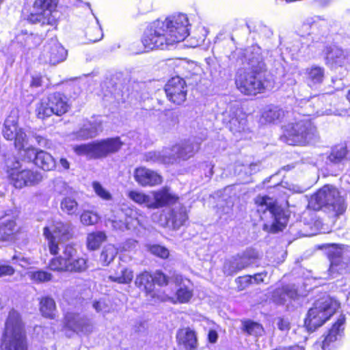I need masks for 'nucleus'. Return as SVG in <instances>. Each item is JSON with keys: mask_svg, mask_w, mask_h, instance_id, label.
<instances>
[{"mask_svg": "<svg viewBox=\"0 0 350 350\" xmlns=\"http://www.w3.org/2000/svg\"><path fill=\"white\" fill-rule=\"evenodd\" d=\"M265 275H266V273H260L255 274L252 277V281L254 280V282L257 284L260 283V282H262L264 281V277Z\"/></svg>", "mask_w": 350, "mask_h": 350, "instance_id": "e2e57ef3", "label": "nucleus"}, {"mask_svg": "<svg viewBox=\"0 0 350 350\" xmlns=\"http://www.w3.org/2000/svg\"><path fill=\"white\" fill-rule=\"evenodd\" d=\"M43 234L50 253L56 255L59 250V245L70 237V226L59 221H52L44 228Z\"/></svg>", "mask_w": 350, "mask_h": 350, "instance_id": "2eb2a0df", "label": "nucleus"}, {"mask_svg": "<svg viewBox=\"0 0 350 350\" xmlns=\"http://www.w3.org/2000/svg\"><path fill=\"white\" fill-rule=\"evenodd\" d=\"M249 64L255 70V72H246L239 70L235 78V84L237 89L245 95H256L271 87L269 81L263 80L258 70L264 68L262 57L256 52L255 57H249Z\"/></svg>", "mask_w": 350, "mask_h": 350, "instance_id": "f03ea898", "label": "nucleus"}, {"mask_svg": "<svg viewBox=\"0 0 350 350\" xmlns=\"http://www.w3.org/2000/svg\"><path fill=\"white\" fill-rule=\"evenodd\" d=\"M59 163L64 169L68 170L69 168L70 164L67 159L62 158L59 160Z\"/></svg>", "mask_w": 350, "mask_h": 350, "instance_id": "774afa93", "label": "nucleus"}, {"mask_svg": "<svg viewBox=\"0 0 350 350\" xmlns=\"http://www.w3.org/2000/svg\"><path fill=\"white\" fill-rule=\"evenodd\" d=\"M243 265H240L239 262H237L235 258H233L225 262L224 265V272L225 274L230 275L243 269Z\"/></svg>", "mask_w": 350, "mask_h": 350, "instance_id": "3c124183", "label": "nucleus"}, {"mask_svg": "<svg viewBox=\"0 0 350 350\" xmlns=\"http://www.w3.org/2000/svg\"><path fill=\"white\" fill-rule=\"evenodd\" d=\"M70 108L68 98L59 92H55L42 98L37 104L36 113L38 118L45 119L56 115L60 116L66 113Z\"/></svg>", "mask_w": 350, "mask_h": 350, "instance_id": "9b49d317", "label": "nucleus"}, {"mask_svg": "<svg viewBox=\"0 0 350 350\" xmlns=\"http://www.w3.org/2000/svg\"><path fill=\"white\" fill-rule=\"evenodd\" d=\"M304 78L306 83L310 88H317L321 85L325 79V68L323 67L312 65L304 70Z\"/></svg>", "mask_w": 350, "mask_h": 350, "instance_id": "bb28decb", "label": "nucleus"}, {"mask_svg": "<svg viewBox=\"0 0 350 350\" xmlns=\"http://www.w3.org/2000/svg\"><path fill=\"white\" fill-rule=\"evenodd\" d=\"M10 183L17 189L25 187H33L38 185L42 180V174L36 170L27 168L19 161L7 171Z\"/></svg>", "mask_w": 350, "mask_h": 350, "instance_id": "f8f14e48", "label": "nucleus"}, {"mask_svg": "<svg viewBox=\"0 0 350 350\" xmlns=\"http://www.w3.org/2000/svg\"><path fill=\"white\" fill-rule=\"evenodd\" d=\"M1 350H27L26 336L19 314L9 312L2 338Z\"/></svg>", "mask_w": 350, "mask_h": 350, "instance_id": "7ed1b4c3", "label": "nucleus"}, {"mask_svg": "<svg viewBox=\"0 0 350 350\" xmlns=\"http://www.w3.org/2000/svg\"><path fill=\"white\" fill-rule=\"evenodd\" d=\"M40 310L44 317L53 319L56 312L55 303L53 299L49 297H42L40 301Z\"/></svg>", "mask_w": 350, "mask_h": 350, "instance_id": "4c0bfd02", "label": "nucleus"}, {"mask_svg": "<svg viewBox=\"0 0 350 350\" xmlns=\"http://www.w3.org/2000/svg\"><path fill=\"white\" fill-rule=\"evenodd\" d=\"M107 236L104 232L96 231L89 233L87 236V247L88 250H96L106 241Z\"/></svg>", "mask_w": 350, "mask_h": 350, "instance_id": "58836bf2", "label": "nucleus"}, {"mask_svg": "<svg viewBox=\"0 0 350 350\" xmlns=\"http://www.w3.org/2000/svg\"><path fill=\"white\" fill-rule=\"evenodd\" d=\"M133 278V272L131 269L119 265L117 269L109 275V279L119 284H129Z\"/></svg>", "mask_w": 350, "mask_h": 350, "instance_id": "c756f323", "label": "nucleus"}, {"mask_svg": "<svg viewBox=\"0 0 350 350\" xmlns=\"http://www.w3.org/2000/svg\"><path fill=\"white\" fill-rule=\"evenodd\" d=\"M118 254V250L113 245H107L103 250L100 260L104 265H108L116 257Z\"/></svg>", "mask_w": 350, "mask_h": 350, "instance_id": "c03bdc74", "label": "nucleus"}, {"mask_svg": "<svg viewBox=\"0 0 350 350\" xmlns=\"http://www.w3.org/2000/svg\"><path fill=\"white\" fill-rule=\"evenodd\" d=\"M325 59L328 64L341 66L345 62L346 54L342 49L338 46H329L326 49Z\"/></svg>", "mask_w": 350, "mask_h": 350, "instance_id": "7c9ffc66", "label": "nucleus"}, {"mask_svg": "<svg viewBox=\"0 0 350 350\" xmlns=\"http://www.w3.org/2000/svg\"><path fill=\"white\" fill-rule=\"evenodd\" d=\"M328 256L330 260L329 271L332 277L347 273L350 271V247L332 244Z\"/></svg>", "mask_w": 350, "mask_h": 350, "instance_id": "ddd939ff", "label": "nucleus"}, {"mask_svg": "<svg viewBox=\"0 0 350 350\" xmlns=\"http://www.w3.org/2000/svg\"><path fill=\"white\" fill-rule=\"evenodd\" d=\"M77 251L71 245H66L62 255L53 258L49 263L51 270L57 272H81L85 270L86 260L76 257Z\"/></svg>", "mask_w": 350, "mask_h": 350, "instance_id": "9d476101", "label": "nucleus"}, {"mask_svg": "<svg viewBox=\"0 0 350 350\" xmlns=\"http://www.w3.org/2000/svg\"><path fill=\"white\" fill-rule=\"evenodd\" d=\"M329 96H330L329 95H323L321 98H318L317 103H316L317 107H320L324 101H327L328 100L327 97H329Z\"/></svg>", "mask_w": 350, "mask_h": 350, "instance_id": "338daca9", "label": "nucleus"}, {"mask_svg": "<svg viewBox=\"0 0 350 350\" xmlns=\"http://www.w3.org/2000/svg\"><path fill=\"white\" fill-rule=\"evenodd\" d=\"M164 216L165 219H161L160 224L172 229H178L188 219L185 207L180 204L167 210Z\"/></svg>", "mask_w": 350, "mask_h": 350, "instance_id": "4be33fe9", "label": "nucleus"}, {"mask_svg": "<svg viewBox=\"0 0 350 350\" xmlns=\"http://www.w3.org/2000/svg\"><path fill=\"white\" fill-rule=\"evenodd\" d=\"M21 129L18 126V118L16 116L10 115L5 120L3 129V137L8 140H13L14 136Z\"/></svg>", "mask_w": 350, "mask_h": 350, "instance_id": "473e14b6", "label": "nucleus"}, {"mask_svg": "<svg viewBox=\"0 0 350 350\" xmlns=\"http://www.w3.org/2000/svg\"><path fill=\"white\" fill-rule=\"evenodd\" d=\"M92 187L96 195L103 200H110L111 199V193L105 188H104L98 182H93Z\"/></svg>", "mask_w": 350, "mask_h": 350, "instance_id": "603ef678", "label": "nucleus"}, {"mask_svg": "<svg viewBox=\"0 0 350 350\" xmlns=\"http://www.w3.org/2000/svg\"><path fill=\"white\" fill-rule=\"evenodd\" d=\"M177 339L180 344H182L185 349L195 350L198 347V340L195 331L186 327L178 331Z\"/></svg>", "mask_w": 350, "mask_h": 350, "instance_id": "cd10ccee", "label": "nucleus"}, {"mask_svg": "<svg viewBox=\"0 0 350 350\" xmlns=\"http://www.w3.org/2000/svg\"><path fill=\"white\" fill-rule=\"evenodd\" d=\"M316 113L317 116H323V115H330L332 113V111L330 109H317L316 111Z\"/></svg>", "mask_w": 350, "mask_h": 350, "instance_id": "0e129e2a", "label": "nucleus"}, {"mask_svg": "<svg viewBox=\"0 0 350 350\" xmlns=\"http://www.w3.org/2000/svg\"><path fill=\"white\" fill-rule=\"evenodd\" d=\"M86 37L89 41L96 42L101 40L103 33L98 19L95 17V22L92 27L87 28L85 31Z\"/></svg>", "mask_w": 350, "mask_h": 350, "instance_id": "a19ab883", "label": "nucleus"}, {"mask_svg": "<svg viewBox=\"0 0 350 350\" xmlns=\"http://www.w3.org/2000/svg\"><path fill=\"white\" fill-rule=\"evenodd\" d=\"M150 252L152 254L157 256L161 258H167L170 254L167 248L159 245H152L150 247Z\"/></svg>", "mask_w": 350, "mask_h": 350, "instance_id": "864d4df0", "label": "nucleus"}, {"mask_svg": "<svg viewBox=\"0 0 350 350\" xmlns=\"http://www.w3.org/2000/svg\"><path fill=\"white\" fill-rule=\"evenodd\" d=\"M42 85V77L40 75L33 76L30 82V86L32 88H38Z\"/></svg>", "mask_w": 350, "mask_h": 350, "instance_id": "bf43d9fd", "label": "nucleus"}, {"mask_svg": "<svg viewBox=\"0 0 350 350\" xmlns=\"http://www.w3.org/2000/svg\"><path fill=\"white\" fill-rule=\"evenodd\" d=\"M218 334L215 330H210L208 334V341L215 343L217 340Z\"/></svg>", "mask_w": 350, "mask_h": 350, "instance_id": "052dcab7", "label": "nucleus"}, {"mask_svg": "<svg viewBox=\"0 0 350 350\" xmlns=\"http://www.w3.org/2000/svg\"><path fill=\"white\" fill-rule=\"evenodd\" d=\"M339 303L328 295L317 300L310 308L305 319V326L308 331L313 332L321 326L339 308Z\"/></svg>", "mask_w": 350, "mask_h": 350, "instance_id": "0eeeda50", "label": "nucleus"}, {"mask_svg": "<svg viewBox=\"0 0 350 350\" xmlns=\"http://www.w3.org/2000/svg\"><path fill=\"white\" fill-rule=\"evenodd\" d=\"M92 307L97 313L105 316L111 312V306L108 300L104 298L93 301Z\"/></svg>", "mask_w": 350, "mask_h": 350, "instance_id": "09e8293b", "label": "nucleus"}, {"mask_svg": "<svg viewBox=\"0 0 350 350\" xmlns=\"http://www.w3.org/2000/svg\"><path fill=\"white\" fill-rule=\"evenodd\" d=\"M350 157V152L345 144H338L334 146L328 157L331 163H340L347 161Z\"/></svg>", "mask_w": 350, "mask_h": 350, "instance_id": "72a5a7b5", "label": "nucleus"}, {"mask_svg": "<svg viewBox=\"0 0 350 350\" xmlns=\"http://www.w3.org/2000/svg\"><path fill=\"white\" fill-rule=\"evenodd\" d=\"M17 232L16 223L14 220H8L0 225V240L12 241Z\"/></svg>", "mask_w": 350, "mask_h": 350, "instance_id": "e433bc0d", "label": "nucleus"}, {"mask_svg": "<svg viewBox=\"0 0 350 350\" xmlns=\"http://www.w3.org/2000/svg\"><path fill=\"white\" fill-rule=\"evenodd\" d=\"M66 51L57 39L52 38L44 46L40 59L44 63L55 65L63 62L66 59Z\"/></svg>", "mask_w": 350, "mask_h": 350, "instance_id": "6ab92c4d", "label": "nucleus"}, {"mask_svg": "<svg viewBox=\"0 0 350 350\" xmlns=\"http://www.w3.org/2000/svg\"><path fill=\"white\" fill-rule=\"evenodd\" d=\"M100 122L97 120L87 121L83 126L75 133L76 138L87 139L96 137L101 131Z\"/></svg>", "mask_w": 350, "mask_h": 350, "instance_id": "c85d7f7f", "label": "nucleus"}, {"mask_svg": "<svg viewBox=\"0 0 350 350\" xmlns=\"http://www.w3.org/2000/svg\"><path fill=\"white\" fill-rule=\"evenodd\" d=\"M55 190L61 194H65L67 193V185L64 182L58 180L55 183Z\"/></svg>", "mask_w": 350, "mask_h": 350, "instance_id": "13d9d810", "label": "nucleus"}, {"mask_svg": "<svg viewBox=\"0 0 350 350\" xmlns=\"http://www.w3.org/2000/svg\"><path fill=\"white\" fill-rule=\"evenodd\" d=\"M289 189L294 193H304V191H306L307 190V187L293 185L291 186Z\"/></svg>", "mask_w": 350, "mask_h": 350, "instance_id": "680f3d73", "label": "nucleus"}, {"mask_svg": "<svg viewBox=\"0 0 350 350\" xmlns=\"http://www.w3.org/2000/svg\"><path fill=\"white\" fill-rule=\"evenodd\" d=\"M317 137V129L306 118H295L284 126L282 139L289 145H305Z\"/></svg>", "mask_w": 350, "mask_h": 350, "instance_id": "20e7f679", "label": "nucleus"}, {"mask_svg": "<svg viewBox=\"0 0 350 350\" xmlns=\"http://www.w3.org/2000/svg\"><path fill=\"white\" fill-rule=\"evenodd\" d=\"M278 327L281 330H284L288 329V324L285 321L280 319L278 323Z\"/></svg>", "mask_w": 350, "mask_h": 350, "instance_id": "69168bd1", "label": "nucleus"}, {"mask_svg": "<svg viewBox=\"0 0 350 350\" xmlns=\"http://www.w3.org/2000/svg\"><path fill=\"white\" fill-rule=\"evenodd\" d=\"M200 144L193 142H184L177 144L167 150V153H171L173 162L178 159L183 160L192 157L198 150Z\"/></svg>", "mask_w": 350, "mask_h": 350, "instance_id": "b1692460", "label": "nucleus"}, {"mask_svg": "<svg viewBox=\"0 0 350 350\" xmlns=\"http://www.w3.org/2000/svg\"><path fill=\"white\" fill-rule=\"evenodd\" d=\"M257 205V211L262 213V219L271 218V221H266L263 225V230L269 232L281 231L285 227L287 218L284 213L278 207L275 201L267 196H258L255 199Z\"/></svg>", "mask_w": 350, "mask_h": 350, "instance_id": "423d86ee", "label": "nucleus"}, {"mask_svg": "<svg viewBox=\"0 0 350 350\" xmlns=\"http://www.w3.org/2000/svg\"><path fill=\"white\" fill-rule=\"evenodd\" d=\"M128 197L135 203L144 205L150 209H157L174 204L178 200V197L167 187L152 191L148 193L139 191H130L128 193Z\"/></svg>", "mask_w": 350, "mask_h": 350, "instance_id": "6e6552de", "label": "nucleus"}, {"mask_svg": "<svg viewBox=\"0 0 350 350\" xmlns=\"http://www.w3.org/2000/svg\"><path fill=\"white\" fill-rule=\"evenodd\" d=\"M65 325L67 327L76 332L85 334L92 333L94 325L91 319L79 314L68 313L65 316Z\"/></svg>", "mask_w": 350, "mask_h": 350, "instance_id": "5701e85b", "label": "nucleus"}, {"mask_svg": "<svg viewBox=\"0 0 350 350\" xmlns=\"http://www.w3.org/2000/svg\"><path fill=\"white\" fill-rule=\"evenodd\" d=\"M122 144L119 137H111L75 146L73 150L78 155H84L90 159H100L117 152Z\"/></svg>", "mask_w": 350, "mask_h": 350, "instance_id": "1a4fd4ad", "label": "nucleus"}, {"mask_svg": "<svg viewBox=\"0 0 350 350\" xmlns=\"http://www.w3.org/2000/svg\"><path fill=\"white\" fill-rule=\"evenodd\" d=\"M236 282L238 284L239 289L243 290L250 284L252 283V277L251 275H244L242 277H239L238 278L236 279Z\"/></svg>", "mask_w": 350, "mask_h": 350, "instance_id": "6e6d98bb", "label": "nucleus"}, {"mask_svg": "<svg viewBox=\"0 0 350 350\" xmlns=\"http://www.w3.org/2000/svg\"><path fill=\"white\" fill-rule=\"evenodd\" d=\"M169 148L163 149L161 152H149L146 154L145 159L146 161L159 162L163 163H173L171 153H167V150Z\"/></svg>", "mask_w": 350, "mask_h": 350, "instance_id": "ea45409f", "label": "nucleus"}, {"mask_svg": "<svg viewBox=\"0 0 350 350\" xmlns=\"http://www.w3.org/2000/svg\"><path fill=\"white\" fill-rule=\"evenodd\" d=\"M106 219L111 224L113 229L120 231L135 230L138 226H144V216L137 210L130 208L121 209L118 215L107 217Z\"/></svg>", "mask_w": 350, "mask_h": 350, "instance_id": "dca6fc26", "label": "nucleus"}, {"mask_svg": "<svg viewBox=\"0 0 350 350\" xmlns=\"http://www.w3.org/2000/svg\"><path fill=\"white\" fill-rule=\"evenodd\" d=\"M226 118L228 117L230 130L234 133H241L245 129L246 118L242 110L234 106L230 107L224 113Z\"/></svg>", "mask_w": 350, "mask_h": 350, "instance_id": "393cba45", "label": "nucleus"}, {"mask_svg": "<svg viewBox=\"0 0 350 350\" xmlns=\"http://www.w3.org/2000/svg\"><path fill=\"white\" fill-rule=\"evenodd\" d=\"M99 219L98 213L92 211H83L80 216L81 222L85 226L94 225Z\"/></svg>", "mask_w": 350, "mask_h": 350, "instance_id": "8fccbe9b", "label": "nucleus"}, {"mask_svg": "<svg viewBox=\"0 0 350 350\" xmlns=\"http://www.w3.org/2000/svg\"><path fill=\"white\" fill-rule=\"evenodd\" d=\"M14 272L15 270L12 266L0 264V278L11 276Z\"/></svg>", "mask_w": 350, "mask_h": 350, "instance_id": "4d7b16f0", "label": "nucleus"}, {"mask_svg": "<svg viewBox=\"0 0 350 350\" xmlns=\"http://www.w3.org/2000/svg\"><path fill=\"white\" fill-rule=\"evenodd\" d=\"M258 254L254 250H248L245 251L242 256L235 257L237 262L240 265H243V269L255 263L258 258Z\"/></svg>", "mask_w": 350, "mask_h": 350, "instance_id": "37998d69", "label": "nucleus"}, {"mask_svg": "<svg viewBox=\"0 0 350 350\" xmlns=\"http://www.w3.org/2000/svg\"><path fill=\"white\" fill-rule=\"evenodd\" d=\"M284 116V111L277 107H269L264 109L261 121L267 123H278Z\"/></svg>", "mask_w": 350, "mask_h": 350, "instance_id": "f704fd0d", "label": "nucleus"}, {"mask_svg": "<svg viewBox=\"0 0 350 350\" xmlns=\"http://www.w3.org/2000/svg\"><path fill=\"white\" fill-rule=\"evenodd\" d=\"M23 159L33 162L37 167L44 171L53 170L56 167V161L50 153L34 148H29L25 150Z\"/></svg>", "mask_w": 350, "mask_h": 350, "instance_id": "a211bd4d", "label": "nucleus"}, {"mask_svg": "<svg viewBox=\"0 0 350 350\" xmlns=\"http://www.w3.org/2000/svg\"><path fill=\"white\" fill-rule=\"evenodd\" d=\"M345 323V317L340 314L325 336L321 345L323 350H332L338 347L343 336Z\"/></svg>", "mask_w": 350, "mask_h": 350, "instance_id": "412c9836", "label": "nucleus"}, {"mask_svg": "<svg viewBox=\"0 0 350 350\" xmlns=\"http://www.w3.org/2000/svg\"><path fill=\"white\" fill-rule=\"evenodd\" d=\"M14 139L15 148L18 150L20 156L23 159L25 150L29 147H26L28 139L23 129L21 128V129L18 130V133L14 136Z\"/></svg>", "mask_w": 350, "mask_h": 350, "instance_id": "79ce46f5", "label": "nucleus"}, {"mask_svg": "<svg viewBox=\"0 0 350 350\" xmlns=\"http://www.w3.org/2000/svg\"><path fill=\"white\" fill-rule=\"evenodd\" d=\"M27 275L30 280L36 283L49 282L53 278L51 273L43 270L29 271Z\"/></svg>", "mask_w": 350, "mask_h": 350, "instance_id": "49530a36", "label": "nucleus"}, {"mask_svg": "<svg viewBox=\"0 0 350 350\" xmlns=\"http://www.w3.org/2000/svg\"><path fill=\"white\" fill-rule=\"evenodd\" d=\"M135 283L138 288L147 293H151L154 289L152 275L148 271H144L137 275Z\"/></svg>", "mask_w": 350, "mask_h": 350, "instance_id": "c9c22d12", "label": "nucleus"}, {"mask_svg": "<svg viewBox=\"0 0 350 350\" xmlns=\"http://www.w3.org/2000/svg\"><path fill=\"white\" fill-rule=\"evenodd\" d=\"M243 330L250 335L261 336L264 332L262 326L250 320L242 321Z\"/></svg>", "mask_w": 350, "mask_h": 350, "instance_id": "a18cd8bd", "label": "nucleus"}, {"mask_svg": "<svg viewBox=\"0 0 350 350\" xmlns=\"http://www.w3.org/2000/svg\"><path fill=\"white\" fill-rule=\"evenodd\" d=\"M134 178L136 182L143 187H152L159 185L162 182V178L159 174L144 167L135 169Z\"/></svg>", "mask_w": 350, "mask_h": 350, "instance_id": "a878e982", "label": "nucleus"}, {"mask_svg": "<svg viewBox=\"0 0 350 350\" xmlns=\"http://www.w3.org/2000/svg\"><path fill=\"white\" fill-rule=\"evenodd\" d=\"M34 12L31 13L28 20L32 23H40L55 25L59 17L56 10L55 0H36L33 3Z\"/></svg>", "mask_w": 350, "mask_h": 350, "instance_id": "4468645a", "label": "nucleus"}, {"mask_svg": "<svg viewBox=\"0 0 350 350\" xmlns=\"http://www.w3.org/2000/svg\"><path fill=\"white\" fill-rule=\"evenodd\" d=\"M188 25V18L183 14L170 16L163 21H156L145 31L142 43L147 50L167 49L187 37Z\"/></svg>", "mask_w": 350, "mask_h": 350, "instance_id": "f257e3e1", "label": "nucleus"}, {"mask_svg": "<svg viewBox=\"0 0 350 350\" xmlns=\"http://www.w3.org/2000/svg\"><path fill=\"white\" fill-rule=\"evenodd\" d=\"M165 92L170 101L180 105L187 97V86L184 79L179 77H172L165 86Z\"/></svg>", "mask_w": 350, "mask_h": 350, "instance_id": "aec40b11", "label": "nucleus"}, {"mask_svg": "<svg viewBox=\"0 0 350 350\" xmlns=\"http://www.w3.org/2000/svg\"><path fill=\"white\" fill-rule=\"evenodd\" d=\"M176 283V292L172 295H165L161 297V301H169L173 304H187L193 296V288L191 282L179 274L172 276Z\"/></svg>", "mask_w": 350, "mask_h": 350, "instance_id": "f3484780", "label": "nucleus"}, {"mask_svg": "<svg viewBox=\"0 0 350 350\" xmlns=\"http://www.w3.org/2000/svg\"><path fill=\"white\" fill-rule=\"evenodd\" d=\"M297 293L293 286L286 285L273 292V297L275 302L284 304L288 299L296 298Z\"/></svg>", "mask_w": 350, "mask_h": 350, "instance_id": "2f4dec72", "label": "nucleus"}, {"mask_svg": "<svg viewBox=\"0 0 350 350\" xmlns=\"http://www.w3.org/2000/svg\"><path fill=\"white\" fill-rule=\"evenodd\" d=\"M62 210L68 215H74L78 210V203L70 197L64 198L61 202Z\"/></svg>", "mask_w": 350, "mask_h": 350, "instance_id": "de8ad7c7", "label": "nucleus"}, {"mask_svg": "<svg viewBox=\"0 0 350 350\" xmlns=\"http://www.w3.org/2000/svg\"><path fill=\"white\" fill-rule=\"evenodd\" d=\"M153 284L159 286H166L168 284V277L161 271H157L152 275Z\"/></svg>", "mask_w": 350, "mask_h": 350, "instance_id": "5fc2aeb1", "label": "nucleus"}, {"mask_svg": "<svg viewBox=\"0 0 350 350\" xmlns=\"http://www.w3.org/2000/svg\"><path fill=\"white\" fill-rule=\"evenodd\" d=\"M308 206L316 211L325 207L328 211L335 213L336 215L342 214L346 209L345 200L338 190L329 185L323 186L312 195Z\"/></svg>", "mask_w": 350, "mask_h": 350, "instance_id": "39448f33", "label": "nucleus"}]
</instances>
